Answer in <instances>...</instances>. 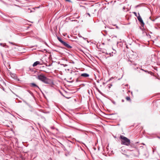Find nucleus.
<instances>
[{
  "label": "nucleus",
  "mask_w": 160,
  "mask_h": 160,
  "mask_svg": "<svg viewBox=\"0 0 160 160\" xmlns=\"http://www.w3.org/2000/svg\"><path fill=\"white\" fill-rule=\"evenodd\" d=\"M71 74L74 76H78L79 75V72L78 71H72L71 72Z\"/></svg>",
  "instance_id": "nucleus-4"
},
{
  "label": "nucleus",
  "mask_w": 160,
  "mask_h": 160,
  "mask_svg": "<svg viewBox=\"0 0 160 160\" xmlns=\"http://www.w3.org/2000/svg\"><path fill=\"white\" fill-rule=\"evenodd\" d=\"M37 78L45 84H50L51 83V80L42 74L38 75Z\"/></svg>",
  "instance_id": "nucleus-1"
},
{
  "label": "nucleus",
  "mask_w": 160,
  "mask_h": 160,
  "mask_svg": "<svg viewBox=\"0 0 160 160\" xmlns=\"http://www.w3.org/2000/svg\"><path fill=\"white\" fill-rule=\"evenodd\" d=\"M112 86V84H109L108 85V88H110Z\"/></svg>",
  "instance_id": "nucleus-12"
},
{
  "label": "nucleus",
  "mask_w": 160,
  "mask_h": 160,
  "mask_svg": "<svg viewBox=\"0 0 160 160\" xmlns=\"http://www.w3.org/2000/svg\"><path fill=\"white\" fill-rule=\"evenodd\" d=\"M130 61L132 63V64H133V65H136L137 64H136L135 62H132V61Z\"/></svg>",
  "instance_id": "nucleus-13"
},
{
  "label": "nucleus",
  "mask_w": 160,
  "mask_h": 160,
  "mask_svg": "<svg viewBox=\"0 0 160 160\" xmlns=\"http://www.w3.org/2000/svg\"><path fill=\"white\" fill-rule=\"evenodd\" d=\"M62 44L68 48H72L71 46L65 42H64Z\"/></svg>",
  "instance_id": "nucleus-5"
},
{
  "label": "nucleus",
  "mask_w": 160,
  "mask_h": 160,
  "mask_svg": "<svg viewBox=\"0 0 160 160\" xmlns=\"http://www.w3.org/2000/svg\"><path fill=\"white\" fill-rule=\"evenodd\" d=\"M57 38L58 40L60 42H61L62 44L64 42V41H62L61 38H60V37H57Z\"/></svg>",
  "instance_id": "nucleus-9"
},
{
  "label": "nucleus",
  "mask_w": 160,
  "mask_h": 160,
  "mask_svg": "<svg viewBox=\"0 0 160 160\" xmlns=\"http://www.w3.org/2000/svg\"><path fill=\"white\" fill-rule=\"evenodd\" d=\"M42 65V64L40 63V62L37 61L34 62L32 65V66L34 67L38 65Z\"/></svg>",
  "instance_id": "nucleus-6"
},
{
  "label": "nucleus",
  "mask_w": 160,
  "mask_h": 160,
  "mask_svg": "<svg viewBox=\"0 0 160 160\" xmlns=\"http://www.w3.org/2000/svg\"><path fill=\"white\" fill-rule=\"evenodd\" d=\"M120 138L121 139L122 144L126 146H129L130 145V141L129 139L123 135H121Z\"/></svg>",
  "instance_id": "nucleus-2"
},
{
  "label": "nucleus",
  "mask_w": 160,
  "mask_h": 160,
  "mask_svg": "<svg viewBox=\"0 0 160 160\" xmlns=\"http://www.w3.org/2000/svg\"><path fill=\"white\" fill-rule=\"evenodd\" d=\"M30 85H31V86L32 87H37V88H38L39 89V88L38 87V86L34 83H30Z\"/></svg>",
  "instance_id": "nucleus-7"
},
{
  "label": "nucleus",
  "mask_w": 160,
  "mask_h": 160,
  "mask_svg": "<svg viewBox=\"0 0 160 160\" xmlns=\"http://www.w3.org/2000/svg\"><path fill=\"white\" fill-rule=\"evenodd\" d=\"M134 13L135 14V15L136 16L137 13L136 12H134Z\"/></svg>",
  "instance_id": "nucleus-15"
},
{
  "label": "nucleus",
  "mask_w": 160,
  "mask_h": 160,
  "mask_svg": "<svg viewBox=\"0 0 160 160\" xmlns=\"http://www.w3.org/2000/svg\"><path fill=\"white\" fill-rule=\"evenodd\" d=\"M139 16L137 17V18L139 22L141 23V24L142 26H144V23L141 18V16L139 15V14L138 13Z\"/></svg>",
  "instance_id": "nucleus-3"
},
{
  "label": "nucleus",
  "mask_w": 160,
  "mask_h": 160,
  "mask_svg": "<svg viewBox=\"0 0 160 160\" xmlns=\"http://www.w3.org/2000/svg\"><path fill=\"white\" fill-rule=\"evenodd\" d=\"M65 1H68V2H70V0H65Z\"/></svg>",
  "instance_id": "nucleus-14"
},
{
  "label": "nucleus",
  "mask_w": 160,
  "mask_h": 160,
  "mask_svg": "<svg viewBox=\"0 0 160 160\" xmlns=\"http://www.w3.org/2000/svg\"><path fill=\"white\" fill-rule=\"evenodd\" d=\"M127 157H129V156L128 155H125Z\"/></svg>",
  "instance_id": "nucleus-17"
},
{
  "label": "nucleus",
  "mask_w": 160,
  "mask_h": 160,
  "mask_svg": "<svg viewBox=\"0 0 160 160\" xmlns=\"http://www.w3.org/2000/svg\"><path fill=\"white\" fill-rule=\"evenodd\" d=\"M88 14L89 15V17H90V14H89V13H88Z\"/></svg>",
  "instance_id": "nucleus-16"
},
{
  "label": "nucleus",
  "mask_w": 160,
  "mask_h": 160,
  "mask_svg": "<svg viewBox=\"0 0 160 160\" xmlns=\"http://www.w3.org/2000/svg\"><path fill=\"white\" fill-rule=\"evenodd\" d=\"M123 11H128V9L127 8H126L125 7H124L123 8Z\"/></svg>",
  "instance_id": "nucleus-10"
},
{
  "label": "nucleus",
  "mask_w": 160,
  "mask_h": 160,
  "mask_svg": "<svg viewBox=\"0 0 160 160\" xmlns=\"http://www.w3.org/2000/svg\"><path fill=\"white\" fill-rule=\"evenodd\" d=\"M81 76L84 77H87L89 76V75L86 73H83L81 74Z\"/></svg>",
  "instance_id": "nucleus-8"
},
{
  "label": "nucleus",
  "mask_w": 160,
  "mask_h": 160,
  "mask_svg": "<svg viewBox=\"0 0 160 160\" xmlns=\"http://www.w3.org/2000/svg\"><path fill=\"white\" fill-rule=\"evenodd\" d=\"M122 102H124V100H123V99H122Z\"/></svg>",
  "instance_id": "nucleus-18"
},
{
  "label": "nucleus",
  "mask_w": 160,
  "mask_h": 160,
  "mask_svg": "<svg viewBox=\"0 0 160 160\" xmlns=\"http://www.w3.org/2000/svg\"><path fill=\"white\" fill-rule=\"evenodd\" d=\"M126 99L127 101H130V98L129 97H127L126 98Z\"/></svg>",
  "instance_id": "nucleus-11"
},
{
  "label": "nucleus",
  "mask_w": 160,
  "mask_h": 160,
  "mask_svg": "<svg viewBox=\"0 0 160 160\" xmlns=\"http://www.w3.org/2000/svg\"><path fill=\"white\" fill-rule=\"evenodd\" d=\"M11 44H12V42H9Z\"/></svg>",
  "instance_id": "nucleus-19"
}]
</instances>
